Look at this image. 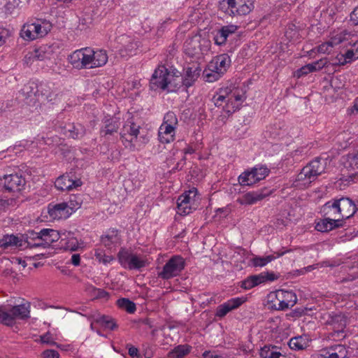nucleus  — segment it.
Instances as JSON below:
<instances>
[{
    "label": "nucleus",
    "instance_id": "obj_45",
    "mask_svg": "<svg viewBox=\"0 0 358 358\" xmlns=\"http://www.w3.org/2000/svg\"><path fill=\"white\" fill-rule=\"evenodd\" d=\"M351 36L352 34L350 32L344 30L333 36L329 40V41L331 42L333 46L337 45L345 41H348Z\"/></svg>",
    "mask_w": 358,
    "mask_h": 358
},
{
    "label": "nucleus",
    "instance_id": "obj_16",
    "mask_svg": "<svg viewBox=\"0 0 358 358\" xmlns=\"http://www.w3.org/2000/svg\"><path fill=\"white\" fill-rule=\"evenodd\" d=\"M271 192V190L264 187L257 191H251L244 194L241 197L237 199L236 201L241 205H253L269 196Z\"/></svg>",
    "mask_w": 358,
    "mask_h": 358
},
{
    "label": "nucleus",
    "instance_id": "obj_52",
    "mask_svg": "<svg viewBox=\"0 0 358 358\" xmlns=\"http://www.w3.org/2000/svg\"><path fill=\"white\" fill-rule=\"evenodd\" d=\"M328 61L327 58L320 59L311 64H308V68L309 69V73L319 71L327 66Z\"/></svg>",
    "mask_w": 358,
    "mask_h": 358
},
{
    "label": "nucleus",
    "instance_id": "obj_51",
    "mask_svg": "<svg viewBox=\"0 0 358 358\" xmlns=\"http://www.w3.org/2000/svg\"><path fill=\"white\" fill-rule=\"evenodd\" d=\"M238 26L234 24H228L225 26H222L220 29H219L217 31L222 34L224 38H226V41L227 40L228 37L234 34L237 29Z\"/></svg>",
    "mask_w": 358,
    "mask_h": 358
},
{
    "label": "nucleus",
    "instance_id": "obj_35",
    "mask_svg": "<svg viewBox=\"0 0 358 358\" xmlns=\"http://www.w3.org/2000/svg\"><path fill=\"white\" fill-rule=\"evenodd\" d=\"M288 251H283L282 252H278L277 256L274 255H267L266 257H259L255 256L251 259L252 265L255 267H263L268 264L269 262L275 259L277 257H280L284 255Z\"/></svg>",
    "mask_w": 358,
    "mask_h": 358
},
{
    "label": "nucleus",
    "instance_id": "obj_24",
    "mask_svg": "<svg viewBox=\"0 0 358 358\" xmlns=\"http://www.w3.org/2000/svg\"><path fill=\"white\" fill-rule=\"evenodd\" d=\"M8 310V314L12 318V324L15 319H27L29 317L30 303H25L11 307Z\"/></svg>",
    "mask_w": 358,
    "mask_h": 358
},
{
    "label": "nucleus",
    "instance_id": "obj_18",
    "mask_svg": "<svg viewBox=\"0 0 358 358\" xmlns=\"http://www.w3.org/2000/svg\"><path fill=\"white\" fill-rule=\"evenodd\" d=\"M100 241L108 250H115L121 243V236L118 230L110 229L101 235Z\"/></svg>",
    "mask_w": 358,
    "mask_h": 358
},
{
    "label": "nucleus",
    "instance_id": "obj_17",
    "mask_svg": "<svg viewBox=\"0 0 358 358\" xmlns=\"http://www.w3.org/2000/svg\"><path fill=\"white\" fill-rule=\"evenodd\" d=\"M184 77L182 78V83L183 86L188 88L192 86L200 76L201 68L199 64L194 62L188 64L184 69Z\"/></svg>",
    "mask_w": 358,
    "mask_h": 358
},
{
    "label": "nucleus",
    "instance_id": "obj_50",
    "mask_svg": "<svg viewBox=\"0 0 358 358\" xmlns=\"http://www.w3.org/2000/svg\"><path fill=\"white\" fill-rule=\"evenodd\" d=\"M162 124L177 127L178 121L175 113L172 111L167 112L164 117Z\"/></svg>",
    "mask_w": 358,
    "mask_h": 358
},
{
    "label": "nucleus",
    "instance_id": "obj_23",
    "mask_svg": "<svg viewBox=\"0 0 358 358\" xmlns=\"http://www.w3.org/2000/svg\"><path fill=\"white\" fill-rule=\"evenodd\" d=\"M343 221L341 219H334L329 217H324L315 226V229L321 232H328L336 228L343 226Z\"/></svg>",
    "mask_w": 358,
    "mask_h": 358
},
{
    "label": "nucleus",
    "instance_id": "obj_46",
    "mask_svg": "<svg viewBox=\"0 0 358 358\" xmlns=\"http://www.w3.org/2000/svg\"><path fill=\"white\" fill-rule=\"evenodd\" d=\"M39 232H36L34 230L28 231L27 233L21 236V239L23 240L24 245L22 248H31V243L37 239L39 236Z\"/></svg>",
    "mask_w": 358,
    "mask_h": 358
},
{
    "label": "nucleus",
    "instance_id": "obj_43",
    "mask_svg": "<svg viewBox=\"0 0 358 358\" xmlns=\"http://www.w3.org/2000/svg\"><path fill=\"white\" fill-rule=\"evenodd\" d=\"M117 306L125 310L128 313H134L136 310V306L134 302L127 298H121L117 301Z\"/></svg>",
    "mask_w": 358,
    "mask_h": 358
},
{
    "label": "nucleus",
    "instance_id": "obj_39",
    "mask_svg": "<svg viewBox=\"0 0 358 358\" xmlns=\"http://www.w3.org/2000/svg\"><path fill=\"white\" fill-rule=\"evenodd\" d=\"M85 291L93 299H105L108 297V293L104 289L96 288L89 283L85 285Z\"/></svg>",
    "mask_w": 358,
    "mask_h": 358
},
{
    "label": "nucleus",
    "instance_id": "obj_14",
    "mask_svg": "<svg viewBox=\"0 0 358 358\" xmlns=\"http://www.w3.org/2000/svg\"><path fill=\"white\" fill-rule=\"evenodd\" d=\"M276 301L273 303L275 309L285 310L293 307L297 301L296 294L293 291L277 290L275 293Z\"/></svg>",
    "mask_w": 358,
    "mask_h": 358
},
{
    "label": "nucleus",
    "instance_id": "obj_58",
    "mask_svg": "<svg viewBox=\"0 0 358 358\" xmlns=\"http://www.w3.org/2000/svg\"><path fill=\"white\" fill-rule=\"evenodd\" d=\"M334 46L332 45L331 42L329 41L327 42L323 43L321 45H320L317 47V51L320 53H323V54L328 53L329 54L331 51V49Z\"/></svg>",
    "mask_w": 358,
    "mask_h": 358
},
{
    "label": "nucleus",
    "instance_id": "obj_32",
    "mask_svg": "<svg viewBox=\"0 0 358 358\" xmlns=\"http://www.w3.org/2000/svg\"><path fill=\"white\" fill-rule=\"evenodd\" d=\"M90 52L93 68L102 66L108 62V57L106 50L102 49L94 50L90 48Z\"/></svg>",
    "mask_w": 358,
    "mask_h": 358
},
{
    "label": "nucleus",
    "instance_id": "obj_44",
    "mask_svg": "<svg viewBox=\"0 0 358 358\" xmlns=\"http://www.w3.org/2000/svg\"><path fill=\"white\" fill-rule=\"evenodd\" d=\"M20 36L26 41L36 39L31 23H26L22 26L20 30Z\"/></svg>",
    "mask_w": 358,
    "mask_h": 358
},
{
    "label": "nucleus",
    "instance_id": "obj_48",
    "mask_svg": "<svg viewBox=\"0 0 358 358\" xmlns=\"http://www.w3.org/2000/svg\"><path fill=\"white\" fill-rule=\"evenodd\" d=\"M83 200L80 196L72 195L70 196L69 201L66 202L71 212L74 213L76 210L81 207Z\"/></svg>",
    "mask_w": 358,
    "mask_h": 358
},
{
    "label": "nucleus",
    "instance_id": "obj_19",
    "mask_svg": "<svg viewBox=\"0 0 358 358\" xmlns=\"http://www.w3.org/2000/svg\"><path fill=\"white\" fill-rule=\"evenodd\" d=\"M121 125L120 120L116 117H105L102 120V126L99 133L101 137L107 138L117 133Z\"/></svg>",
    "mask_w": 358,
    "mask_h": 358
},
{
    "label": "nucleus",
    "instance_id": "obj_28",
    "mask_svg": "<svg viewBox=\"0 0 358 358\" xmlns=\"http://www.w3.org/2000/svg\"><path fill=\"white\" fill-rule=\"evenodd\" d=\"M62 246L66 250L76 251L80 248V243L77 238L74 237L71 231H64L63 237L60 241ZM83 244V243H81Z\"/></svg>",
    "mask_w": 358,
    "mask_h": 358
},
{
    "label": "nucleus",
    "instance_id": "obj_8",
    "mask_svg": "<svg viewBox=\"0 0 358 358\" xmlns=\"http://www.w3.org/2000/svg\"><path fill=\"white\" fill-rule=\"evenodd\" d=\"M26 180L22 173H16L0 176V192L16 193L24 189Z\"/></svg>",
    "mask_w": 358,
    "mask_h": 358
},
{
    "label": "nucleus",
    "instance_id": "obj_56",
    "mask_svg": "<svg viewBox=\"0 0 358 358\" xmlns=\"http://www.w3.org/2000/svg\"><path fill=\"white\" fill-rule=\"evenodd\" d=\"M331 349L334 350V351L336 352L338 355H339V358H346L348 356V351L345 345H334L331 346Z\"/></svg>",
    "mask_w": 358,
    "mask_h": 358
},
{
    "label": "nucleus",
    "instance_id": "obj_29",
    "mask_svg": "<svg viewBox=\"0 0 358 358\" xmlns=\"http://www.w3.org/2000/svg\"><path fill=\"white\" fill-rule=\"evenodd\" d=\"M32 27L35 34L36 38H42L50 31L52 25L45 20L37 19L36 22H32Z\"/></svg>",
    "mask_w": 358,
    "mask_h": 358
},
{
    "label": "nucleus",
    "instance_id": "obj_22",
    "mask_svg": "<svg viewBox=\"0 0 358 358\" xmlns=\"http://www.w3.org/2000/svg\"><path fill=\"white\" fill-rule=\"evenodd\" d=\"M48 213L54 220L67 219L72 215L68 204L65 201L48 205Z\"/></svg>",
    "mask_w": 358,
    "mask_h": 358
},
{
    "label": "nucleus",
    "instance_id": "obj_55",
    "mask_svg": "<svg viewBox=\"0 0 358 358\" xmlns=\"http://www.w3.org/2000/svg\"><path fill=\"white\" fill-rule=\"evenodd\" d=\"M298 34H299L296 27L294 24L289 25L285 33L286 38L289 41L294 40L296 38H297Z\"/></svg>",
    "mask_w": 358,
    "mask_h": 358
},
{
    "label": "nucleus",
    "instance_id": "obj_54",
    "mask_svg": "<svg viewBox=\"0 0 358 358\" xmlns=\"http://www.w3.org/2000/svg\"><path fill=\"white\" fill-rule=\"evenodd\" d=\"M196 189L189 190L188 192H185L180 195L177 200L180 202L185 201L186 203H192L194 201V197L196 196Z\"/></svg>",
    "mask_w": 358,
    "mask_h": 358
},
{
    "label": "nucleus",
    "instance_id": "obj_49",
    "mask_svg": "<svg viewBox=\"0 0 358 358\" xmlns=\"http://www.w3.org/2000/svg\"><path fill=\"white\" fill-rule=\"evenodd\" d=\"M177 208L178 213L180 215H187L192 212L194 208L192 207V204L189 203H186L185 201L180 202V201L177 200Z\"/></svg>",
    "mask_w": 358,
    "mask_h": 358
},
{
    "label": "nucleus",
    "instance_id": "obj_10",
    "mask_svg": "<svg viewBox=\"0 0 358 358\" xmlns=\"http://www.w3.org/2000/svg\"><path fill=\"white\" fill-rule=\"evenodd\" d=\"M185 266V261L180 255H174L164 265L158 273V277L162 280H169L178 276Z\"/></svg>",
    "mask_w": 358,
    "mask_h": 358
},
{
    "label": "nucleus",
    "instance_id": "obj_37",
    "mask_svg": "<svg viewBox=\"0 0 358 358\" xmlns=\"http://www.w3.org/2000/svg\"><path fill=\"white\" fill-rule=\"evenodd\" d=\"M51 55V47L45 45L40 46L38 48L36 49L31 54V57L34 60L43 61L50 59Z\"/></svg>",
    "mask_w": 358,
    "mask_h": 358
},
{
    "label": "nucleus",
    "instance_id": "obj_61",
    "mask_svg": "<svg viewBox=\"0 0 358 358\" xmlns=\"http://www.w3.org/2000/svg\"><path fill=\"white\" fill-rule=\"evenodd\" d=\"M213 40L215 41V44L220 46L224 45L227 42L226 38H224L218 31L215 34Z\"/></svg>",
    "mask_w": 358,
    "mask_h": 358
},
{
    "label": "nucleus",
    "instance_id": "obj_3",
    "mask_svg": "<svg viewBox=\"0 0 358 358\" xmlns=\"http://www.w3.org/2000/svg\"><path fill=\"white\" fill-rule=\"evenodd\" d=\"M327 163V159L316 157L301 170L296 176V181L301 182L303 185H309L319 176L325 173Z\"/></svg>",
    "mask_w": 358,
    "mask_h": 358
},
{
    "label": "nucleus",
    "instance_id": "obj_47",
    "mask_svg": "<svg viewBox=\"0 0 358 358\" xmlns=\"http://www.w3.org/2000/svg\"><path fill=\"white\" fill-rule=\"evenodd\" d=\"M94 256L99 262L105 265L110 264L115 260V258L113 256L106 255L105 252L101 249H96L94 250Z\"/></svg>",
    "mask_w": 358,
    "mask_h": 358
},
{
    "label": "nucleus",
    "instance_id": "obj_42",
    "mask_svg": "<svg viewBox=\"0 0 358 358\" xmlns=\"http://www.w3.org/2000/svg\"><path fill=\"white\" fill-rule=\"evenodd\" d=\"M32 85H34V87L36 89V91L33 92L35 96H45L46 99L51 100V99H50V94L49 92L50 87L47 83H40L39 84H36L33 83ZM31 87L34 89L33 86H31Z\"/></svg>",
    "mask_w": 358,
    "mask_h": 358
},
{
    "label": "nucleus",
    "instance_id": "obj_13",
    "mask_svg": "<svg viewBox=\"0 0 358 358\" xmlns=\"http://www.w3.org/2000/svg\"><path fill=\"white\" fill-rule=\"evenodd\" d=\"M90 53V48L76 50L68 57V61L74 69H93Z\"/></svg>",
    "mask_w": 358,
    "mask_h": 358
},
{
    "label": "nucleus",
    "instance_id": "obj_60",
    "mask_svg": "<svg viewBox=\"0 0 358 358\" xmlns=\"http://www.w3.org/2000/svg\"><path fill=\"white\" fill-rule=\"evenodd\" d=\"M350 22L354 26H358V7L353 8L350 14Z\"/></svg>",
    "mask_w": 358,
    "mask_h": 358
},
{
    "label": "nucleus",
    "instance_id": "obj_36",
    "mask_svg": "<svg viewBox=\"0 0 358 358\" xmlns=\"http://www.w3.org/2000/svg\"><path fill=\"white\" fill-rule=\"evenodd\" d=\"M192 347L187 344L178 345L168 352L166 358H184L190 353Z\"/></svg>",
    "mask_w": 358,
    "mask_h": 358
},
{
    "label": "nucleus",
    "instance_id": "obj_38",
    "mask_svg": "<svg viewBox=\"0 0 358 358\" xmlns=\"http://www.w3.org/2000/svg\"><path fill=\"white\" fill-rule=\"evenodd\" d=\"M138 45L135 41H129L127 44L121 47L119 50V55L122 58H127L136 54Z\"/></svg>",
    "mask_w": 358,
    "mask_h": 358
},
{
    "label": "nucleus",
    "instance_id": "obj_20",
    "mask_svg": "<svg viewBox=\"0 0 358 358\" xmlns=\"http://www.w3.org/2000/svg\"><path fill=\"white\" fill-rule=\"evenodd\" d=\"M81 185V180L80 179H73L69 173L59 176L55 182V187L60 191H70Z\"/></svg>",
    "mask_w": 358,
    "mask_h": 358
},
{
    "label": "nucleus",
    "instance_id": "obj_25",
    "mask_svg": "<svg viewBox=\"0 0 358 358\" xmlns=\"http://www.w3.org/2000/svg\"><path fill=\"white\" fill-rule=\"evenodd\" d=\"M62 129L65 135L73 139H81L86 134L85 127L80 124H69Z\"/></svg>",
    "mask_w": 358,
    "mask_h": 358
},
{
    "label": "nucleus",
    "instance_id": "obj_34",
    "mask_svg": "<svg viewBox=\"0 0 358 358\" xmlns=\"http://www.w3.org/2000/svg\"><path fill=\"white\" fill-rule=\"evenodd\" d=\"M262 358H287L285 354H282L280 348L275 345H265L261 349Z\"/></svg>",
    "mask_w": 358,
    "mask_h": 358
},
{
    "label": "nucleus",
    "instance_id": "obj_7",
    "mask_svg": "<svg viewBox=\"0 0 358 358\" xmlns=\"http://www.w3.org/2000/svg\"><path fill=\"white\" fill-rule=\"evenodd\" d=\"M269 173L270 170L266 165L257 164L243 172L238 176V182L242 186H252L264 179Z\"/></svg>",
    "mask_w": 358,
    "mask_h": 358
},
{
    "label": "nucleus",
    "instance_id": "obj_15",
    "mask_svg": "<svg viewBox=\"0 0 358 358\" xmlns=\"http://www.w3.org/2000/svg\"><path fill=\"white\" fill-rule=\"evenodd\" d=\"M340 217L343 219H348L358 211V199L353 200L349 197L342 196L337 199Z\"/></svg>",
    "mask_w": 358,
    "mask_h": 358
},
{
    "label": "nucleus",
    "instance_id": "obj_12",
    "mask_svg": "<svg viewBox=\"0 0 358 358\" xmlns=\"http://www.w3.org/2000/svg\"><path fill=\"white\" fill-rule=\"evenodd\" d=\"M280 277L279 274L273 271H264L257 275H252L241 282V287L244 289H250L256 286L266 282H273Z\"/></svg>",
    "mask_w": 358,
    "mask_h": 358
},
{
    "label": "nucleus",
    "instance_id": "obj_9",
    "mask_svg": "<svg viewBox=\"0 0 358 358\" xmlns=\"http://www.w3.org/2000/svg\"><path fill=\"white\" fill-rule=\"evenodd\" d=\"M140 125L134 122V118H128L120 132V140L126 148L133 151L136 148L135 142L139 134Z\"/></svg>",
    "mask_w": 358,
    "mask_h": 358
},
{
    "label": "nucleus",
    "instance_id": "obj_1",
    "mask_svg": "<svg viewBox=\"0 0 358 358\" xmlns=\"http://www.w3.org/2000/svg\"><path fill=\"white\" fill-rule=\"evenodd\" d=\"M245 97L241 90L233 86L220 88L213 96L217 107H222L228 116L240 109Z\"/></svg>",
    "mask_w": 358,
    "mask_h": 358
},
{
    "label": "nucleus",
    "instance_id": "obj_59",
    "mask_svg": "<svg viewBox=\"0 0 358 358\" xmlns=\"http://www.w3.org/2000/svg\"><path fill=\"white\" fill-rule=\"evenodd\" d=\"M42 358H59V354L55 350H46L41 353Z\"/></svg>",
    "mask_w": 358,
    "mask_h": 358
},
{
    "label": "nucleus",
    "instance_id": "obj_63",
    "mask_svg": "<svg viewBox=\"0 0 358 358\" xmlns=\"http://www.w3.org/2000/svg\"><path fill=\"white\" fill-rule=\"evenodd\" d=\"M348 160L351 166L358 169V150L355 153L350 155Z\"/></svg>",
    "mask_w": 358,
    "mask_h": 358
},
{
    "label": "nucleus",
    "instance_id": "obj_26",
    "mask_svg": "<svg viewBox=\"0 0 358 358\" xmlns=\"http://www.w3.org/2000/svg\"><path fill=\"white\" fill-rule=\"evenodd\" d=\"M339 209L337 199H334L327 201L322 206L321 213L324 217L340 219Z\"/></svg>",
    "mask_w": 358,
    "mask_h": 358
},
{
    "label": "nucleus",
    "instance_id": "obj_4",
    "mask_svg": "<svg viewBox=\"0 0 358 358\" xmlns=\"http://www.w3.org/2000/svg\"><path fill=\"white\" fill-rule=\"evenodd\" d=\"M117 258L121 266L128 270L140 271L149 264L146 257L134 253L131 249L121 248L117 255Z\"/></svg>",
    "mask_w": 358,
    "mask_h": 358
},
{
    "label": "nucleus",
    "instance_id": "obj_30",
    "mask_svg": "<svg viewBox=\"0 0 358 358\" xmlns=\"http://www.w3.org/2000/svg\"><path fill=\"white\" fill-rule=\"evenodd\" d=\"M39 234H41L44 238L45 243L47 248L50 247L52 243L57 242L59 239L62 241L63 237V232L52 229H43L39 231Z\"/></svg>",
    "mask_w": 358,
    "mask_h": 358
},
{
    "label": "nucleus",
    "instance_id": "obj_33",
    "mask_svg": "<svg viewBox=\"0 0 358 358\" xmlns=\"http://www.w3.org/2000/svg\"><path fill=\"white\" fill-rule=\"evenodd\" d=\"M24 245L23 240L13 234H6L0 238V247L4 249L11 246L22 248Z\"/></svg>",
    "mask_w": 358,
    "mask_h": 358
},
{
    "label": "nucleus",
    "instance_id": "obj_2",
    "mask_svg": "<svg viewBox=\"0 0 358 358\" xmlns=\"http://www.w3.org/2000/svg\"><path fill=\"white\" fill-rule=\"evenodd\" d=\"M231 65V58L224 53L213 57L203 71L206 81L213 83L221 78Z\"/></svg>",
    "mask_w": 358,
    "mask_h": 358
},
{
    "label": "nucleus",
    "instance_id": "obj_53",
    "mask_svg": "<svg viewBox=\"0 0 358 358\" xmlns=\"http://www.w3.org/2000/svg\"><path fill=\"white\" fill-rule=\"evenodd\" d=\"M0 322L6 325H12V318L8 314V310L3 306L0 307Z\"/></svg>",
    "mask_w": 358,
    "mask_h": 358
},
{
    "label": "nucleus",
    "instance_id": "obj_40",
    "mask_svg": "<svg viewBox=\"0 0 358 358\" xmlns=\"http://www.w3.org/2000/svg\"><path fill=\"white\" fill-rule=\"evenodd\" d=\"M328 323L332 326L333 329H345L347 320L346 317L342 314H334L330 316Z\"/></svg>",
    "mask_w": 358,
    "mask_h": 358
},
{
    "label": "nucleus",
    "instance_id": "obj_21",
    "mask_svg": "<svg viewBox=\"0 0 358 358\" xmlns=\"http://www.w3.org/2000/svg\"><path fill=\"white\" fill-rule=\"evenodd\" d=\"M245 302L243 297L231 298L217 307L215 316L222 318L229 312L238 308Z\"/></svg>",
    "mask_w": 358,
    "mask_h": 358
},
{
    "label": "nucleus",
    "instance_id": "obj_57",
    "mask_svg": "<svg viewBox=\"0 0 358 358\" xmlns=\"http://www.w3.org/2000/svg\"><path fill=\"white\" fill-rule=\"evenodd\" d=\"M345 337V334L344 329H333V331L329 333V338H332L333 340H341Z\"/></svg>",
    "mask_w": 358,
    "mask_h": 358
},
{
    "label": "nucleus",
    "instance_id": "obj_6",
    "mask_svg": "<svg viewBox=\"0 0 358 358\" xmlns=\"http://www.w3.org/2000/svg\"><path fill=\"white\" fill-rule=\"evenodd\" d=\"M173 75L164 65L159 66L157 68L150 80V88L152 90L158 89L162 90L171 91L169 87L172 86V80Z\"/></svg>",
    "mask_w": 358,
    "mask_h": 358
},
{
    "label": "nucleus",
    "instance_id": "obj_62",
    "mask_svg": "<svg viewBox=\"0 0 358 358\" xmlns=\"http://www.w3.org/2000/svg\"><path fill=\"white\" fill-rule=\"evenodd\" d=\"M34 243H31V248H47V246L43 245L45 243L44 238L42 236L41 234H40L37 239L34 241Z\"/></svg>",
    "mask_w": 358,
    "mask_h": 358
},
{
    "label": "nucleus",
    "instance_id": "obj_27",
    "mask_svg": "<svg viewBox=\"0 0 358 358\" xmlns=\"http://www.w3.org/2000/svg\"><path fill=\"white\" fill-rule=\"evenodd\" d=\"M90 318L105 329L113 331L117 327L115 320L109 315L97 313L91 315Z\"/></svg>",
    "mask_w": 358,
    "mask_h": 358
},
{
    "label": "nucleus",
    "instance_id": "obj_64",
    "mask_svg": "<svg viewBox=\"0 0 358 358\" xmlns=\"http://www.w3.org/2000/svg\"><path fill=\"white\" fill-rule=\"evenodd\" d=\"M349 63V60H347L345 59L344 54H340L336 56V57L334 59V62H333L334 65H345L346 64Z\"/></svg>",
    "mask_w": 358,
    "mask_h": 358
},
{
    "label": "nucleus",
    "instance_id": "obj_11",
    "mask_svg": "<svg viewBox=\"0 0 358 358\" xmlns=\"http://www.w3.org/2000/svg\"><path fill=\"white\" fill-rule=\"evenodd\" d=\"M210 48V41L200 36H194L185 43V52L191 57L200 58L206 54Z\"/></svg>",
    "mask_w": 358,
    "mask_h": 358
},
{
    "label": "nucleus",
    "instance_id": "obj_5",
    "mask_svg": "<svg viewBox=\"0 0 358 358\" xmlns=\"http://www.w3.org/2000/svg\"><path fill=\"white\" fill-rule=\"evenodd\" d=\"M219 9L231 16L245 15L254 9L252 0H222Z\"/></svg>",
    "mask_w": 358,
    "mask_h": 358
},
{
    "label": "nucleus",
    "instance_id": "obj_31",
    "mask_svg": "<svg viewBox=\"0 0 358 358\" xmlns=\"http://www.w3.org/2000/svg\"><path fill=\"white\" fill-rule=\"evenodd\" d=\"M176 127L162 124L159 129V140L162 143H170L175 139Z\"/></svg>",
    "mask_w": 358,
    "mask_h": 358
},
{
    "label": "nucleus",
    "instance_id": "obj_41",
    "mask_svg": "<svg viewBox=\"0 0 358 358\" xmlns=\"http://www.w3.org/2000/svg\"><path fill=\"white\" fill-rule=\"evenodd\" d=\"M288 345L292 350H301L308 346V341L306 338L303 336H296L292 338Z\"/></svg>",
    "mask_w": 358,
    "mask_h": 358
}]
</instances>
